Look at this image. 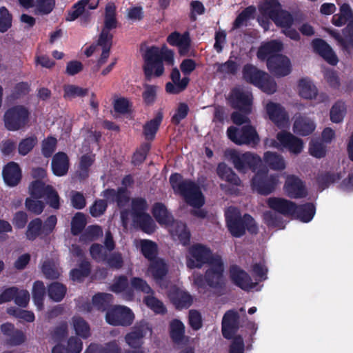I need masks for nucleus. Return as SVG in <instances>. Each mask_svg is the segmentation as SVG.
I'll return each instance as SVG.
<instances>
[{"label": "nucleus", "instance_id": "0eeeda50", "mask_svg": "<svg viewBox=\"0 0 353 353\" xmlns=\"http://www.w3.org/2000/svg\"><path fill=\"white\" fill-rule=\"evenodd\" d=\"M227 135L230 141L238 145L255 146L260 141L256 129L251 125H245L240 128L230 126L227 129Z\"/></svg>", "mask_w": 353, "mask_h": 353}, {"label": "nucleus", "instance_id": "5701e85b", "mask_svg": "<svg viewBox=\"0 0 353 353\" xmlns=\"http://www.w3.org/2000/svg\"><path fill=\"white\" fill-rule=\"evenodd\" d=\"M2 176L7 185L9 187H15L21 180V169L17 163L10 161L3 167Z\"/></svg>", "mask_w": 353, "mask_h": 353}, {"label": "nucleus", "instance_id": "ddd939ff", "mask_svg": "<svg viewBox=\"0 0 353 353\" xmlns=\"http://www.w3.org/2000/svg\"><path fill=\"white\" fill-rule=\"evenodd\" d=\"M152 332V328L145 320L137 322L132 330L125 336L126 343L132 348L141 347L146 334Z\"/></svg>", "mask_w": 353, "mask_h": 353}, {"label": "nucleus", "instance_id": "49530a36", "mask_svg": "<svg viewBox=\"0 0 353 353\" xmlns=\"http://www.w3.org/2000/svg\"><path fill=\"white\" fill-rule=\"evenodd\" d=\"M67 292L65 285L59 282H53L48 287L49 298L54 302H60L63 299Z\"/></svg>", "mask_w": 353, "mask_h": 353}, {"label": "nucleus", "instance_id": "72a5a7b5", "mask_svg": "<svg viewBox=\"0 0 353 353\" xmlns=\"http://www.w3.org/2000/svg\"><path fill=\"white\" fill-rule=\"evenodd\" d=\"M163 120V114L159 112L152 119L147 121L143 127V132L146 140L152 141Z\"/></svg>", "mask_w": 353, "mask_h": 353}, {"label": "nucleus", "instance_id": "473e14b6", "mask_svg": "<svg viewBox=\"0 0 353 353\" xmlns=\"http://www.w3.org/2000/svg\"><path fill=\"white\" fill-rule=\"evenodd\" d=\"M169 332L172 342L176 344H181L185 339V325L183 323L177 319L172 320L169 325Z\"/></svg>", "mask_w": 353, "mask_h": 353}, {"label": "nucleus", "instance_id": "bf43d9fd", "mask_svg": "<svg viewBox=\"0 0 353 353\" xmlns=\"http://www.w3.org/2000/svg\"><path fill=\"white\" fill-rule=\"evenodd\" d=\"M341 178L340 173H332L330 172H326L320 174L317 177V183L319 188L322 190L328 188L330 185L335 183L336 181L340 180Z\"/></svg>", "mask_w": 353, "mask_h": 353}, {"label": "nucleus", "instance_id": "9b49d317", "mask_svg": "<svg viewBox=\"0 0 353 353\" xmlns=\"http://www.w3.org/2000/svg\"><path fill=\"white\" fill-rule=\"evenodd\" d=\"M28 117L29 112L26 108L22 105H15L5 112V126L10 131L18 130L25 126Z\"/></svg>", "mask_w": 353, "mask_h": 353}, {"label": "nucleus", "instance_id": "4d7b16f0", "mask_svg": "<svg viewBox=\"0 0 353 353\" xmlns=\"http://www.w3.org/2000/svg\"><path fill=\"white\" fill-rule=\"evenodd\" d=\"M172 235L177 236L183 245H186L190 243V232L185 223L176 222L172 230Z\"/></svg>", "mask_w": 353, "mask_h": 353}, {"label": "nucleus", "instance_id": "7ed1b4c3", "mask_svg": "<svg viewBox=\"0 0 353 353\" xmlns=\"http://www.w3.org/2000/svg\"><path fill=\"white\" fill-rule=\"evenodd\" d=\"M225 223L228 231L233 237L240 238L248 231L250 234L259 232L254 219L249 214L243 216L236 208H230L225 213Z\"/></svg>", "mask_w": 353, "mask_h": 353}, {"label": "nucleus", "instance_id": "69168bd1", "mask_svg": "<svg viewBox=\"0 0 353 353\" xmlns=\"http://www.w3.org/2000/svg\"><path fill=\"white\" fill-rule=\"evenodd\" d=\"M145 305L156 314H164L167 309L163 302L153 296H147L144 298Z\"/></svg>", "mask_w": 353, "mask_h": 353}, {"label": "nucleus", "instance_id": "a211bd4d", "mask_svg": "<svg viewBox=\"0 0 353 353\" xmlns=\"http://www.w3.org/2000/svg\"><path fill=\"white\" fill-rule=\"evenodd\" d=\"M168 296L170 302L177 310L189 308L193 303L192 296L176 285L170 288Z\"/></svg>", "mask_w": 353, "mask_h": 353}, {"label": "nucleus", "instance_id": "2f4dec72", "mask_svg": "<svg viewBox=\"0 0 353 353\" xmlns=\"http://www.w3.org/2000/svg\"><path fill=\"white\" fill-rule=\"evenodd\" d=\"M148 272L157 282L162 281L168 272V266L163 259L158 258L150 263Z\"/></svg>", "mask_w": 353, "mask_h": 353}, {"label": "nucleus", "instance_id": "f03ea898", "mask_svg": "<svg viewBox=\"0 0 353 353\" xmlns=\"http://www.w3.org/2000/svg\"><path fill=\"white\" fill-rule=\"evenodd\" d=\"M170 183L175 193L181 194L185 202L196 208L204 205V196L199 186L191 179H183L179 173H172L170 176Z\"/></svg>", "mask_w": 353, "mask_h": 353}, {"label": "nucleus", "instance_id": "b1692460", "mask_svg": "<svg viewBox=\"0 0 353 353\" xmlns=\"http://www.w3.org/2000/svg\"><path fill=\"white\" fill-rule=\"evenodd\" d=\"M167 42L170 46L178 47L179 53L181 56L188 54L191 45V39L188 32L181 34L174 31L168 35Z\"/></svg>", "mask_w": 353, "mask_h": 353}, {"label": "nucleus", "instance_id": "0e129e2a", "mask_svg": "<svg viewBox=\"0 0 353 353\" xmlns=\"http://www.w3.org/2000/svg\"><path fill=\"white\" fill-rule=\"evenodd\" d=\"M12 26V15L5 6L0 7V32H7Z\"/></svg>", "mask_w": 353, "mask_h": 353}, {"label": "nucleus", "instance_id": "20e7f679", "mask_svg": "<svg viewBox=\"0 0 353 353\" xmlns=\"http://www.w3.org/2000/svg\"><path fill=\"white\" fill-rule=\"evenodd\" d=\"M213 261L204 275L200 274L194 276V283L199 292L205 290L207 285L214 289H222L225 287L224 263L222 258L216 257Z\"/></svg>", "mask_w": 353, "mask_h": 353}, {"label": "nucleus", "instance_id": "f257e3e1", "mask_svg": "<svg viewBox=\"0 0 353 353\" xmlns=\"http://www.w3.org/2000/svg\"><path fill=\"white\" fill-rule=\"evenodd\" d=\"M143 72L148 81H151L153 75L159 77L163 74V61L169 65H173L174 63V52L165 46L161 49L156 46L147 48L143 54Z\"/></svg>", "mask_w": 353, "mask_h": 353}, {"label": "nucleus", "instance_id": "6ab92c4d", "mask_svg": "<svg viewBox=\"0 0 353 353\" xmlns=\"http://www.w3.org/2000/svg\"><path fill=\"white\" fill-rule=\"evenodd\" d=\"M170 77L172 82L166 83L165 88L166 92L171 94H178L183 92L190 81V77L186 76L181 79V73L176 67L172 69Z\"/></svg>", "mask_w": 353, "mask_h": 353}, {"label": "nucleus", "instance_id": "cd10ccee", "mask_svg": "<svg viewBox=\"0 0 353 353\" xmlns=\"http://www.w3.org/2000/svg\"><path fill=\"white\" fill-rule=\"evenodd\" d=\"M51 167L55 176H63L67 174L70 167V161L66 153L63 152L56 153L52 157Z\"/></svg>", "mask_w": 353, "mask_h": 353}, {"label": "nucleus", "instance_id": "680f3d73", "mask_svg": "<svg viewBox=\"0 0 353 353\" xmlns=\"http://www.w3.org/2000/svg\"><path fill=\"white\" fill-rule=\"evenodd\" d=\"M57 140L52 136H48L41 142V154L46 158L51 157L55 152Z\"/></svg>", "mask_w": 353, "mask_h": 353}, {"label": "nucleus", "instance_id": "58836bf2", "mask_svg": "<svg viewBox=\"0 0 353 353\" xmlns=\"http://www.w3.org/2000/svg\"><path fill=\"white\" fill-rule=\"evenodd\" d=\"M134 223L145 233L151 234L156 230V224L148 213L133 218Z\"/></svg>", "mask_w": 353, "mask_h": 353}, {"label": "nucleus", "instance_id": "1a4fd4ad", "mask_svg": "<svg viewBox=\"0 0 353 353\" xmlns=\"http://www.w3.org/2000/svg\"><path fill=\"white\" fill-rule=\"evenodd\" d=\"M230 159L234 167L239 172L245 173L248 170L255 172L261 162V158L250 152L240 154L234 150L229 152Z\"/></svg>", "mask_w": 353, "mask_h": 353}, {"label": "nucleus", "instance_id": "79ce46f5", "mask_svg": "<svg viewBox=\"0 0 353 353\" xmlns=\"http://www.w3.org/2000/svg\"><path fill=\"white\" fill-rule=\"evenodd\" d=\"M263 159L265 164L272 170H283L285 168L283 158L276 152L270 151L265 152Z\"/></svg>", "mask_w": 353, "mask_h": 353}, {"label": "nucleus", "instance_id": "7c9ffc66", "mask_svg": "<svg viewBox=\"0 0 353 353\" xmlns=\"http://www.w3.org/2000/svg\"><path fill=\"white\" fill-rule=\"evenodd\" d=\"M283 49V44L276 40H272L260 46L257 52V57L260 60L268 59L270 56L279 54Z\"/></svg>", "mask_w": 353, "mask_h": 353}, {"label": "nucleus", "instance_id": "bb28decb", "mask_svg": "<svg viewBox=\"0 0 353 353\" xmlns=\"http://www.w3.org/2000/svg\"><path fill=\"white\" fill-rule=\"evenodd\" d=\"M152 214L160 225L170 226L174 225V219L172 214L168 211L165 205L161 202H156L152 208Z\"/></svg>", "mask_w": 353, "mask_h": 353}, {"label": "nucleus", "instance_id": "de8ad7c7", "mask_svg": "<svg viewBox=\"0 0 353 353\" xmlns=\"http://www.w3.org/2000/svg\"><path fill=\"white\" fill-rule=\"evenodd\" d=\"M87 224L85 215L83 212H78L74 214L71 220V234L78 236L83 232Z\"/></svg>", "mask_w": 353, "mask_h": 353}, {"label": "nucleus", "instance_id": "774afa93", "mask_svg": "<svg viewBox=\"0 0 353 353\" xmlns=\"http://www.w3.org/2000/svg\"><path fill=\"white\" fill-rule=\"evenodd\" d=\"M43 198L52 208L54 210L60 208V197L57 190L52 185L48 188V191Z\"/></svg>", "mask_w": 353, "mask_h": 353}, {"label": "nucleus", "instance_id": "f8f14e48", "mask_svg": "<svg viewBox=\"0 0 353 353\" xmlns=\"http://www.w3.org/2000/svg\"><path fill=\"white\" fill-rule=\"evenodd\" d=\"M276 141H272V145L276 148H285L292 153L298 154L303 148V141L292 133L282 130L276 134Z\"/></svg>", "mask_w": 353, "mask_h": 353}, {"label": "nucleus", "instance_id": "c756f323", "mask_svg": "<svg viewBox=\"0 0 353 353\" xmlns=\"http://www.w3.org/2000/svg\"><path fill=\"white\" fill-rule=\"evenodd\" d=\"M216 174L223 181H225L233 186H241V180L233 170L227 165L226 163H219L216 168Z\"/></svg>", "mask_w": 353, "mask_h": 353}, {"label": "nucleus", "instance_id": "4c0bfd02", "mask_svg": "<svg viewBox=\"0 0 353 353\" xmlns=\"http://www.w3.org/2000/svg\"><path fill=\"white\" fill-rule=\"evenodd\" d=\"M91 272V264L90 263L83 259L79 264L77 268L72 269L70 272V276L74 281H83V280L88 276Z\"/></svg>", "mask_w": 353, "mask_h": 353}, {"label": "nucleus", "instance_id": "39448f33", "mask_svg": "<svg viewBox=\"0 0 353 353\" xmlns=\"http://www.w3.org/2000/svg\"><path fill=\"white\" fill-rule=\"evenodd\" d=\"M242 74L246 82L258 87L268 94L276 91L277 85L275 81L267 72L258 69L251 63H247L243 66Z\"/></svg>", "mask_w": 353, "mask_h": 353}, {"label": "nucleus", "instance_id": "37998d69", "mask_svg": "<svg viewBox=\"0 0 353 353\" xmlns=\"http://www.w3.org/2000/svg\"><path fill=\"white\" fill-rule=\"evenodd\" d=\"M42 234H43L42 220L40 218H35L31 220L28 225L26 232V239L33 241Z\"/></svg>", "mask_w": 353, "mask_h": 353}, {"label": "nucleus", "instance_id": "a878e982", "mask_svg": "<svg viewBox=\"0 0 353 353\" xmlns=\"http://www.w3.org/2000/svg\"><path fill=\"white\" fill-rule=\"evenodd\" d=\"M267 203L270 208L274 210L285 216H292L295 208V203L278 197H271L268 199Z\"/></svg>", "mask_w": 353, "mask_h": 353}, {"label": "nucleus", "instance_id": "4be33fe9", "mask_svg": "<svg viewBox=\"0 0 353 353\" xmlns=\"http://www.w3.org/2000/svg\"><path fill=\"white\" fill-rule=\"evenodd\" d=\"M1 332L6 337V343L10 346H17L23 343L26 336L23 331L16 329L14 325L10 323H3L1 327Z\"/></svg>", "mask_w": 353, "mask_h": 353}, {"label": "nucleus", "instance_id": "c03bdc74", "mask_svg": "<svg viewBox=\"0 0 353 353\" xmlns=\"http://www.w3.org/2000/svg\"><path fill=\"white\" fill-rule=\"evenodd\" d=\"M103 235V230L101 226L98 225H91L88 226L80 235L79 241L87 243L97 240Z\"/></svg>", "mask_w": 353, "mask_h": 353}, {"label": "nucleus", "instance_id": "8fccbe9b", "mask_svg": "<svg viewBox=\"0 0 353 353\" xmlns=\"http://www.w3.org/2000/svg\"><path fill=\"white\" fill-rule=\"evenodd\" d=\"M63 98L71 100L76 97H83L88 94V88H83L76 85L65 84L63 87Z\"/></svg>", "mask_w": 353, "mask_h": 353}, {"label": "nucleus", "instance_id": "4468645a", "mask_svg": "<svg viewBox=\"0 0 353 353\" xmlns=\"http://www.w3.org/2000/svg\"><path fill=\"white\" fill-rule=\"evenodd\" d=\"M228 102L232 108L239 110L245 114L251 112L252 96L249 92L234 88L229 94Z\"/></svg>", "mask_w": 353, "mask_h": 353}, {"label": "nucleus", "instance_id": "5fc2aeb1", "mask_svg": "<svg viewBox=\"0 0 353 353\" xmlns=\"http://www.w3.org/2000/svg\"><path fill=\"white\" fill-rule=\"evenodd\" d=\"M72 323L77 336L83 339H88L90 336V325L82 317H73Z\"/></svg>", "mask_w": 353, "mask_h": 353}, {"label": "nucleus", "instance_id": "864d4df0", "mask_svg": "<svg viewBox=\"0 0 353 353\" xmlns=\"http://www.w3.org/2000/svg\"><path fill=\"white\" fill-rule=\"evenodd\" d=\"M294 21V19L292 14L290 12L283 10L282 8L277 12L276 17L272 19V21L275 25L281 28L292 26Z\"/></svg>", "mask_w": 353, "mask_h": 353}, {"label": "nucleus", "instance_id": "ea45409f", "mask_svg": "<svg viewBox=\"0 0 353 353\" xmlns=\"http://www.w3.org/2000/svg\"><path fill=\"white\" fill-rule=\"evenodd\" d=\"M299 95L306 99H312L317 95V88L307 79H301L298 84Z\"/></svg>", "mask_w": 353, "mask_h": 353}, {"label": "nucleus", "instance_id": "a18cd8bd", "mask_svg": "<svg viewBox=\"0 0 353 353\" xmlns=\"http://www.w3.org/2000/svg\"><path fill=\"white\" fill-rule=\"evenodd\" d=\"M141 252L143 256L147 259L150 262L158 259V247L157 244L148 239H144L141 241Z\"/></svg>", "mask_w": 353, "mask_h": 353}, {"label": "nucleus", "instance_id": "e2e57ef3", "mask_svg": "<svg viewBox=\"0 0 353 353\" xmlns=\"http://www.w3.org/2000/svg\"><path fill=\"white\" fill-rule=\"evenodd\" d=\"M345 110V103L342 101H336L330 110V120L336 123L341 122L344 118Z\"/></svg>", "mask_w": 353, "mask_h": 353}, {"label": "nucleus", "instance_id": "603ef678", "mask_svg": "<svg viewBox=\"0 0 353 353\" xmlns=\"http://www.w3.org/2000/svg\"><path fill=\"white\" fill-rule=\"evenodd\" d=\"M112 298L110 294L97 293L92 299V304L97 310L104 312L109 307Z\"/></svg>", "mask_w": 353, "mask_h": 353}, {"label": "nucleus", "instance_id": "13d9d810", "mask_svg": "<svg viewBox=\"0 0 353 353\" xmlns=\"http://www.w3.org/2000/svg\"><path fill=\"white\" fill-rule=\"evenodd\" d=\"M215 66L216 67V72L224 75H235L239 68V64L230 59L225 63H216Z\"/></svg>", "mask_w": 353, "mask_h": 353}, {"label": "nucleus", "instance_id": "f704fd0d", "mask_svg": "<svg viewBox=\"0 0 353 353\" xmlns=\"http://www.w3.org/2000/svg\"><path fill=\"white\" fill-rule=\"evenodd\" d=\"M121 349L116 341L106 343L104 345L91 343L84 353H121Z\"/></svg>", "mask_w": 353, "mask_h": 353}, {"label": "nucleus", "instance_id": "338daca9", "mask_svg": "<svg viewBox=\"0 0 353 353\" xmlns=\"http://www.w3.org/2000/svg\"><path fill=\"white\" fill-rule=\"evenodd\" d=\"M37 143V138L35 136H30L23 139L19 143L18 152L22 156L27 155Z\"/></svg>", "mask_w": 353, "mask_h": 353}, {"label": "nucleus", "instance_id": "a19ab883", "mask_svg": "<svg viewBox=\"0 0 353 353\" xmlns=\"http://www.w3.org/2000/svg\"><path fill=\"white\" fill-rule=\"evenodd\" d=\"M46 293V288L43 282L36 281L33 284L32 294L34 303L38 310H42L43 309Z\"/></svg>", "mask_w": 353, "mask_h": 353}, {"label": "nucleus", "instance_id": "09e8293b", "mask_svg": "<svg viewBox=\"0 0 353 353\" xmlns=\"http://www.w3.org/2000/svg\"><path fill=\"white\" fill-rule=\"evenodd\" d=\"M256 11V8L254 6L246 7L236 17L233 22V28L238 29L244 24L246 25L248 20L254 18Z\"/></svg>", "mask_w": 353, "mask_h": 353}, {"label": "nucleus", "instance_id": "e433bc0d", "mask_svg": "<svg viewBox=\"0 0 353 353\" xmlns=\"http://www.w3.org/2000/svg\"><path fill=\"white\" fill-rule=\"evenodd\" d=\"M281 8L282 6L279 0H264L263 3L259 6L261 14L272 21Z\"/></svg>", "mask_w": 353, "mask_h": 353}, {"label": "nucleus", "instance_id": "c85d7f7f", "mask_svg": "<svg viewBox=\"0 0 353 353\" xmlns=\"http://www.w3.org/2000/svg\"><path fill=\"white\" fill-rule=\"evenodd\" d=\"M316 213V207L312 203H305L297 205L295 208L292 217L301 221L303 223H308L312 221Z\"/></svg>", "mask_w": 353, "mask_h": 353}, {"label": "nucleus", "instance_id": "6e6d98bb", "mask_svg": "<svg viewBox=\"0 0 353 353\" xmlns=\"http://www.w3.org/2000/svg\"><path fill=\"white\" fill-rule=\"evenodd\" d=\"M50 185H46L41 180H35L32 181L29 186L30 194L34 199H42Z\"/></svg>", "mask_w": 353, "mask_h": 353}, {"label": "nucleus", "instance_id": "6e6552de", "mask_svg": "<svg viewBox=\"0 0 353 353\" xmlns=\"http://www.w3.org/2000/svg\"><path fill=\"white\" fill-rule=\"evenodd\" d=\"M279 182V176L268 174V170L263 168L257 170L252 179V187L261 195H268L276 188Z\"/></svg>", "mask_w": 353, "mask_h": 353}, {"label": "nucleus", "instance_id": "393cba45", "mask_svg": "<svg viewBox=\"0 0 353 353\" xmlns=\"http://www.w3.org/2000/svg\"><path fill=\"white\" fill-rule=\"evenodd\" d=\"M266 111L270 119L278 127H283L288 121V115L283 107L279 103L269 102L266 105Z\"/></svg>", "mask_w": 353, "mask_h": 353}, {"label": "nucleus", "instance_id": "3c124183", "mask_svg": "<svg viewBox=\"0 0 353 353\" xmlns=\"http://www.w3.org/2000/svg\"><path fill=\"white\" fill-rule=\"evenodd\" d=\"M143 89L141 96L144 104L146 106L153 105L157 101L159 86L144 83Z\"/></svg>", "mask_w": 353, "mask_h": 353}, {"label": "nucleus", "instance_id": "423d86ee", "mask_svg": "<svg viewBox=\"0 0 353 353\" xmlns=\"http://www.w3.org/2000/svg\"><path fill=\"white\" fill-rule=\"evenodd\" d=\"M188 252L190 256L186 264L190 269L201 268L205 264H212L214 259L221 257L218 254H213L210 248L201 243L190 246Z\"/></svg>", "mask_w": 353, "mask_h": 353}, {"label": "nucleus", "instance_id": "052dcab7", "mask_svg": "<svg viewBox=\"0 0 353 353\" xmlns=\"http://www.w3.org/2000/svg\"><path fill=\"white\" fill-rule=\"evenodd\" d=\"M315 130V125L312 121L307 120L296 121L294 124V132L301 136H307Z\"/></svg>", "mask_w": 353, "mask_h": 353}, {"label": "nucleus", "instance_id": "2eb2a0df", "mask_svg": "<svg viewBox=\"0 0 353 353\" xmlns=\"http://www.w3.org/2000/svg\"><path fill=\"white\" fill-rule=\"evenodd\" d=\"M267 67L270 73L277 77L288 75L291 72V63L285 55L270 56L267 59Z\"/></svg>", "mask_w": 353, "mask_h": 353}, {"label": "nucleus", "instance_id": "9d476101", "mask_svg": "<svg viewBox=\"0 0 353 353\" xmlns=\"http://www.w3.org/2000/svg\"><path fill=\"white\" fill-rule=\"evenodd\" d=\"M134 314L132 310L123 305H114L107 310L106 322L113 326L128 327L132 324Z\"/></svg>", "mask_w": 353, "mask_h": 353}, {"label": "nucleus", "instance_id": "c9c22d12", "mask_svg": "<svg viewBox=\"0 0 353 353\" xmlns=\"http://www.w3.org/2000/svg\"><path fill=\"white\" fill-rule=\"evenodd\" d=\"M116 6L114 3H108L105 6L104 14V24L102 30L110 32L117 27V19L116 17Z\"/></svg>", "mask_w": 353, "mask_h": 353}, {"label": "nucleus", "instance_id": "aec40b11", "mask_svg": "<svg viewBox=\"0 0 353 353\" xmlns=\"http://www.w3.org/2000/svg\"><path fill=\"white\" fill-rule=\"evenodd\" d=\"M284 189L287 195L292 199L305 198L307 194L304 182L294 175L289 176L287 178Z\"/></svg>", "mask_w": 353, "mask_h": 353}, {"label": "nucleus", "instance_id": "dca6fc26", "mask_svg": "<svg viewBox=\"0 0 353 353\" xmlns=\"http://www.w3.org/2000/svg\"><path fill=\"white\" fill-rule=\"evenodd\" d=\"M229 273L232 283L244 291H249L256 286L249 274L238 265H231Z\"/></svg>", "mask_w": 353, "mask_h": 353}, {"label": "nucleus", "instance_id": "f3484780", "mask_svg": "<svg viewBox=\"0 0 353 353\" xmlns=\"http://www.w3.org/2000/svg\"><path fill=\"white\" fill-rule=\"evenodd\" d=\"M240 316L236 310H228L223 315L221 323L223 336L226 339L234 338L239 329Z\"/></svg>", "mask_w": 353, "mask_h": 353}, {"label": "nucleus", "instance_id": "412c9836", "mask_svg": "<svg viewBox=\"0 0 353 353\" xmlns=\"http://www.w3.org/2000/svg\"><path fill=\"white\" fill-rule=\"evenodd\" d=\"M314 52L321 56L327 63L336 65L339 59L331 46L322 39H314L312 41Z\"/></svg>", "mask_w": 353, "mask_h": 353}]
</instances>
